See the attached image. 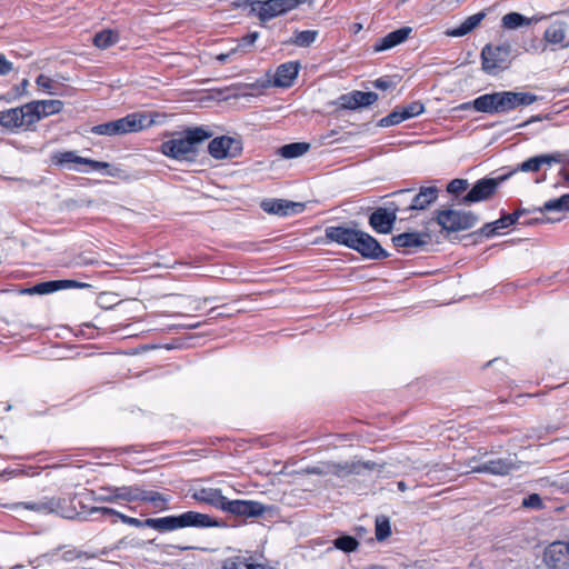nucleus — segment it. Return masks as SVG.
I'll list each match as a JSON object with an SVG mask.
<instances>
[{
  "label": "nucleus",
  "instance_id": "nucleus-11",
  "mask_svg": "<svg viewBox=\"0 0 569 569\" xmlns=\"http://www.w3.org/2000/svg\"><path fill=\"white\" fill-rule=\"evenodd\" d=\"M351 249L368 259L379 260L389 257V253L380 246L377 239L361 230L358 231Z\"/></svg>",
  "mask_w": 569,
  "mask_h": 569
},
{
  "label": "nucleus",
  "instance_id": "nucleus-49",
  "mask_svg": "<svg viewBox=\"0 0 569 569\" xmlns=\"http://www.w3.org/2000/svg\"><path fill=\"white\" fill-rule=\"evenodd\" d=\"M301 473L328 476L330 475V461L319 462L316 466L307 467L306 469L301 470Z\"/></svg>",
  "mask_w": 569,
  "mask_h": 569
},
{
  "label": "nucleus",
  "instance_id": "nucleus-34",
  "mask_svg": "<svg viewBox=\"0 0 569 569\" xmlns=\"http://www.w3.org/2000/svg\"><path fill=\"white\" fill-rule=\"evenodd\" d=\"M310 149V144L307 142H292L282 146L279 149V154L284 159H295L303 156Z\"/></svg>",
  "mask_w": 569,
  "mask_h": 569
},
{
  "label": "nucleus",
  "instance_id": "nucleus-9",
  "mask_svg": "<svg viewBox=\"0 0 569 569\" xmlns=\"http://www.w3.org/2000/svg\"><path fill=\"white\" fill-rule=\"evenodd\" d=\"M511 176L512 172H508L498 178H482L478 180L459 203L471 204L490 199L496 193L499 186Z\"/></svg>",
  "mask_w": 569,
  "mask_h": 569
},
{
  "label": "nucleus",
  "instance_id": "nucleus-59",
  "mask_svg": "<svg viewBox=\"0 0 569 569\" xmlns=\"http://www.w3.org/2000/svg\"><path fill=\"white\" fill-rule=\"evenodd\" d=\"M19 473H20V470H9V471H8V470H4V471L0 472V478H1L2 476H4V475H9V476H11V477H16V476H18Z\"/></svg>",
  "mask_w": 569,
  "mask_h": 569
},
{
  "label": "nucleus",
  "instance_id": "nucleus-25",
  "mask_svg": "<svg viewBox=\"0 0 569 569\" xmlns=\"http://www.w3.org/2000/svg\"><path fill=\"white\" fill-rule=\"evenodd\" d=\"M411 32H412L411 27H402L392 32H389L385 37L377 40V42L373 44V51L381 52V51L392 49L396 46L405 42L408 39V37L411 34Z\"/></svg>",
  "mask_w": 569,
  "mask_h": 569
},
{
  "label": "nucleus",
  "instance_id": "nucleus-30",
  "mask_svg": "<svg viewBox=\"0 0 569 569\" xmlns=\"http://www.w3.org/2000/svg\"><path fill=\"white\" fill-rule=\"evenodd\" d=\"M142 488L138 486L120 487L112 490V496L104 498L107 501L124 500L140 501Z\"/></svg>",
  "mask_w": 569,
  "mask_h": 569
},
{
  "label": "nucleus",
  "instance_id": "nucleus-42",
  "mask_svg": "<svg viewBox=\"0 0 569 569\" xmlns=\"http://www.w3.org/2000/svg\"><path fill=\"white\" fill-rule=\"evenodd\" d=\"M391 535L389 518L379 516L376 518V538L378 541L386 540Z\"/></svg>",
  "mask_w": 569,
  "mask_h": 569
},
{
  "label": "nucleus",
  "instance_id": "nucleus-45",
  "mask_svg": "<svg viewBox=\"0 0 569 569\" xmlns=\"http://www.w3.org/2000/svg\"><path fill=\"white\" fill-rule=\"evenodd\" d=\"M539 170H540V166H539L538 157L535 156V157H531V158L527 159L526 161H523L519 166H517L510 172H512V174H513V173H516L518 171H522V172H537Z\"/></svg>",
  "mask_w": 569,
  "mask_h": 569
},
{
  "label": "nucleus",
  "instance_id": "nucleus-1",
  "mask_svg": "<svg viewBox=\"0 0 569 569\" xmlns=\"http://www.w3.org/2000/svg\"><path fill=\"white\" fill-rule=\"evenodd\" d=\"M537 100L538 97L530 92L499 91L481 94L470 102L462 103L460 109L467 110L472 107L478 112L506 113L518 107L529 106Z\"/></svg>",
  "mask_w": 569,
  "mask_h": 569
},
{
  "label": "nucleus",
  "instance_id": "nucleus-47",
  "mask_svg": "<svg viewBox=\"0 0 569 569\" xmlns=\"http://www.w3.org/2000/svg\"><path fill=\"white\" fill-rule=\"evenodd\" d=\"M258 38H259V32H257V31H253V32H250V33L243 36L239 40L237 48L233 49L232 51L246 52L249 48H251L254 44V42L257 41Z\"/></svg>",
  "mask_w": 569,
  "mask_h": 569
},
{
  "label": "nucleus",
  "instance_id": "nucleus-32",
  "mask_svg": "<svg viewBox=\"0 0 569 569\" xmlns=\"http://www.w3.org/2000/svg\"><path fill=\"white\" fill-rule=\"evenodd\" d=\"M532 21H537V19L527 18L519 12H509L502 17L501 24L505 29L516 30L521 27L530 26Z\"/></svg>",
  "mask_w": 569,
  "mask_h": 569
},
{
  "label": "nucleus",
  "instance_id": "nucleus-20",
  "mask_svg": "<svg viewBox=\"0 0 569 569\" xmlns=\"http://www.w3.org/2000/svg\"><path fill=\"white\" fill-rule=\"evenodd\" d=\"M543 39L551 50L566 48L569 46L567 40V26L565 22L555 21L546 29Z\"/></svg>",
  "mask_w": 569,
  "mask_h": 569
},
{
  "label": "nucleus",
  "instance_id": "nucleus-7",
  "mask_svg": "<svg viewBox=\"0 0 569 569\" xmlns=\"http://www.w3.org/2000/svg\"><path fill=\"white\" fill-rule=\"evenodd\" d=\"M478 216L471 211L457 209L437 210L435 221L442 231L458 232L471 229L478 222Z\"/></svg>",
  "mask_w": 569,
  "mask_h": 569
},
{
  "label": "nucleus",
  "instance_id": "nucleus-57",
  "mask_svg": "<svg viewBox=\"0 0 569 569\" xmlns=\"http://www.w3.org/2000/svg\"><path fill=\"white\" fill-rule=\"evenodd\" d=\"M200 322H190V323H187V325H178L176 326L174 328H179V329H197L200 327Z\"/></svg>",
  "mask_w": 569,
  "mask_h": 569
},
{
  "label": "nucleus",
  "instance_id": "nucleus-28",
  "mask_svg": "<svg viewBox=\"0 0 569 569\" xmlns=\"http://www.w3.org/2000/svg\"><path fill=\"white\" fill-rule=\"evenodd\" d=\"M429 236L421 232H405L392 237L397 248L415 249L428 243Z\"/></svg>",
  "mask_w": 569,
  "mask_h": 569
},
{
  "label": "nucleus",
  "instance_id": "nucleus-39",
  "mask_svg": "<svg viewBox=\"0 0 569 569\" xmlns=\"http://www.w3.org/2000/svg\"><path fill=\"white\" fill-rule=\"evenodd\" d=\"M37 106L42 119L59 113L63 108V102L60 100H38Z\"/></svg>",
  "mask_w": 569,
  "mask_h": 569
},
{
  "label": "nucleus",
  "instance_id": "nucleus-12",
  "mask_svg": "<svg viewBox=\"0 0 569 569\" xmlns=\"http://www.w3.org/2000/svg\"><path fill=\"white\" fill-rule=\"evenodd\" d=\"M89 512H90V515L100 513L103 517L116 516L123 523L130 525L132 527H137V528L149 527L157 531L163 532L162 518H148L146 520H140L138 518L126 516L119 511H116L114 509L107 508V507H93L90 509Z\"/></svg>",
  "mask_w": 569,
  "mask_h": 569
},
{
  "label": "nucleus",
  "instance_id": "nucleus-48",
  "mask_svg": "<svg viewBox=\"0 0 569 569\" xmlns=\"http://www.w3.org/2000/svg\"><path fill=\"white\" fill-rule=\"evenodd\" d=\"M537 157L540 168L542 166H551L552 163H561L566 158V156L560 152L539 154Z\"/></svg>",
  "mask_w": 569,
  "mask_h": 569
},
{
  "label": "nucleus",
  "instance_id": "nucleus-36",
  "mask_svg": "<svg viewBox=\"0 0 569 569\" xmlns=\"http://www.w3.org/2000/svg\"><path fill=\"white\" fill-rule=\"evenodd\" d=\"M318 34V30H297L295 31L293 37L290 39L289 42L297 47L306 48L316 41Z\"/></svg>",
  "mask_w": 569,
  "mask_h": 569
},
{
  "label": "nucleus",
  "instance_id": "nucleus-15",
  "mask_svg": "<svg viewBox=\"0 0 569 569\" xmlns=\"http://www.w3.org/2000/svg\"><path fill=\"white\" fill-rule=\"evenodd\" d=\"M222 511L234 516L254 518L262 516L266 511V507L253 500H229L227 498Z\"/></svg>",
  "mask_w": 569,
  "mask_h": 569
},
{
  "label": "nucleus",
  "instance_id": "nucleus-10",
  "mask_svg": "<svg viewBox=\"0 0 569 569\" xmlns=\"http://www.w3.org/2000/svg\"><path fill=\"white\" fill-rule=\"evenodd\" d=\"M208 151L210 156L214 159H226V158H236L242 151V144L240 140L221 136L212 139L209 142Z\"/></svg>",
  "mask_w": 569,
  "mask_h": 569
},
{
  "label": "nucleus",
  "instance_id": "nucleus-23",
  "mask_svg": "<svg viewBox=\"0 0 569 569\" xmlns=\"http://www.w3.org/2000/svg\"><path fill=\"white\" fill-rule=\"evenodd\" d=\"M377 465L371 461H330V475L337 476L339 478H345L349 475H360L363 469L372 470Z\"/></svg>",
  "mask_w": 569,
  "mask_h": 569
},
{
  "label": "nucleus",
  "instance_id": "nucleus-46",
  "mask_svg": "<svg viewBox=\"0 0 569 569\" xmlns=\"http://www.w3.org/2000/svg\"><path fill=\"white\" fill-rule=\"evenodd\" d=\"M405 121V118L402 117L399 108L397 107L392 112H390L388 116L383 117L379 120L380 127H390L396 126Z\"/></svg>",
  "mask_w": 569,
  "mask_h": 569
},
{
  "label": "nucleus",
  "instance_id": "nucleus-56",
  "mask_svg": "<svg viewBox=\"0 0 569 569\" xmlns=\"http://www.w3.org/2000/svg\"><path fill=\"white\" fill-rule=\"evenodd\" d=\"M373 87L380 90H386L390 87V81L379 78L376 81H373Z\"/></svg>",
  "mask_w": 569,
  "mask_h": 569
},
{
  "label": "nucleus",
  "instance_id": "nucleus-37",
  "mask_svg": "<svg viewBox=\"0 0 569 569\" xmlns=\"http://www.w3.org/2000/svg\"><path fill=\"white\" fill-rule=\"evenodd\" d=\"M332 546L345 553H350L358 549L359 541L352 536L341 535L332 540Z\"/></svg>",
  "mask_w": 569,
  "mask_h": 569
},
{
  "label": "nucleus",
  "instance_id": "nucleus-31",
  "mask_svg": "<svg viewBox=\"0 0 569 569\" xmlns=\"http://www.w3.org/2000/svg\"><path fill=\"white\" fill-rule=\"evenodd\" d=\"M0 126L13 129L24 126L23 112L20 108H12L6 111H0Z\"/></svg>",
  "mask_w": 569,
  "mask_h": 569
},
{
  "label": "nucleus",
  "instance_id": "nucleus-24",
  "mask_svg": "<svg viewBox=\"0 0 569 569\" xmlns=\"http://www.w3.org/2000/svg\"><path fill=\"white\" fill-rule=\"evenodd\" d=\"M191 498L210 505L219 510L223 509L227 497H224L220 489L217 488H194L191 490Z\"/></svg>",
  "mask_w": 569,
  "mask_h": 569
},
{
  "label": "nucleus",
  "instance_id": "nucleus-41",
  "mask_svg": "<svg viewBox=\"0 0 569 569\" xmlns=\"http://www.w3.org/2000/svg\"><path fill=\"white\" fill-rule=\"evenodd\" d=\"M223 569H259V565L244 557H233L224 561Z\"/></svg>",
  "mask_w": 569,
  "mask_h": 569
},
{
  "label": "nucleus",
  "instance_id": "nucleus-16",
  "mask_svg": "<svg viewBox=\"0 0 569 569\" xmlns=\"http://www.w3.org/2000/svg\"><path fill=\"white\" fill-rule=\"evenodd\" d=\"M260 207L264 212L269 214L288 217L302 212L306 204L302 202H295L284 199H264L261 201Z\"/></svg>",
  "mask_w": 569,
  "mask_h": 569
},
{
  "label": "nucleus",
  "instance_id": "nucleus-61",
  "mask_svg": "<svg viewBox=\"0 0 569 569\" xmlns=\"http://www.w3.org/2000/svg\"><path fill=\"white\" fill-rule=\"evenodd\" d=\"M362 30V24L361 23H353L352 24V31L353 33H358Z\"/></svg>",
  "mask_w": 569,
  "mask_h": 569
},
{
  "label": "nucleus",
  "instance_id": "nucleus-26",
  "mask_svg": "<svg viewBox=\"0 0 569 569\" xmlns=\"http://www.w3.org/2000/svg\"><path fill=\"white\" fill-rule=\"evenodd\" d=\"M439 190L437 187H421L419 192L411 199L409 206L405 209L406 211H421L426 210L438 199Z\"/></svg>",
  "mask_w": 569,
  "mask_h": 569
},
{
  "label": "nucleus",
  "instance_id": "nucleus-27",
  "mask_svg": "<svg viewBox=\"0 0 569 569\" xmlns=\"http://www.w3.org/2000/svg\"><path fill=\"white\" fill-rule=\"evenodd\" d=\"M300 69V63L297 61H289L280 64L273 77V84L276 87L288 88L297 78Z\"/></svg>",
  "mask_w": 569,
  "mask_h": 569
},
{
  "label": "nucleus",
  "instance_id": "nucleus-19",
  "mask_svg": "<svg viewBox=\"0 0 569 569\" xmlns=\"http://www.w3.org/2000/svg\"><path fill=\"white\" fill-rule=\"evenodd\" d=\"M61 500L52 497H42L36 501L18 502L13 509L23 508L40 515L60 513Z\"/></svg>",
  "mask_w": 569,
  "mask_h": 569
},
{
  "label": "nucleus",
  "instance_id": "nucleus-3",
  "mask_svg": "<svg viewBox=\"0 0 569 569\" xmlns=\"http://www.w3.org/2000/svg\"><path fill=\"white\" fill-rule=\"evenodd\" d=\"M153 122L151 114L133 112L114 121L93 126L90 131L98 136H122L147 129L151 127Z\"/></svg>",
  "mask_w": 569,
  "mask_h": 569
},
{
  "label": "nucleus",
  "instance_id": "nucleus-55",
  "mask_svg": "<svg viewBox=\"0 0 569 569\" xmlns=\"http://www.w3.org/2000/svg\"><path fill=\"white\" fill-rule=\"evenodd\" d=\"M479 234L490 238L498 233V230L496 229V226L493 222L486 223L483 227H481L478 231Z\"/></svg>",
  "mask_w": 569,
  "mask_h": 569
},
{
  "label": "nucleus",
  "instance_id": "nucleus-17",
  "mask_svg": "<svg viewBox=\"0 0 569 569\" xmlns=\"http://www.w3.org/2000/svg\"><path fill=\"white\" fill-rule=\"evenodd\" d=\"M358 229L349 224L329 226L325 230L328 241L336 242L347 248H352L358 236Z\"/></svg>",
  "mask_w": 569,
  "mask_h": 569
},
{
  "label": "nucleus",
  "instance_id": "nucleus-58",
  "mask_svg": "<svg viewBox=\"0 0 569 569\" xmlns=\"http://www.w3.org/2000/svg\"><path fill=\"white\" fill-rule=\"evenodd\" d=\"M560 176L562 177V180L567 183H569V167H565L560 171Z\"/></svg>",
  "mask_w": 569,
  "mask_h": 569
},
{
  "label": "nucleus",
  "instance_id": "nucleus-35",
  "mask_svg": "<svg viewBox=\"0 0 569 569\" xmlns=\"http://www.w3.org/2000/svg\"><path fill=\"white\" fill-rule=\"evenodd\" d=\"M540 212H565L569 210V193L562 194L557 199L548 200L541 208Z\"/></svg>",
  "mask_w": 569,
  "mask_h": 569
},
{
  "label": "nucleus",
  "instance_id": "nucleus-53",
  "mask_svg": "<svg viewBox=\"0 0 569 569\" xmlns=\"http://www.w3.org/2000/svg\"><path fill=\"white\" fill-rule=\"evenodd\" d=\"M522 506L527 508L539 509L542 507V500L539 495L532 493L523 499Z\"/></svg>",
  "mask_w": 569,
  "mask_h": 569
},
{
  "label": "nucleus",
  "instance_id": "nucleus-8",
  "mask_svg": "<svg viewBox=\"0 0 569 569\" xmlns=\"http://www.w3.org/2000/svg\"><path fill=\"white\" fill-rule=\"evenodd\" d=\"M511 54V46L503 43L500 46L486 44L481 51L482 69L489 74H496L499 70L508 67Z\"/></svg>",
  "mask_w": 569,
  "mask_h": 569
},
{
  "label": "nucleus",
  "instance_id": "nucleus-63",
  "mask_svg": "<svg viewBox=\"0 0 569 569\" xmlns=\"http://www.w3.org/2000/svg\"><path fill=\"white\" fill-rule=\"evenodd\" d=\"M397 487L400 491H406L407 490V485L403 482V481H399L397 483Z\"/></svg>",
  "mask_w": 569,
  "mask_h": 569
},
{
  "label": "nucleus",
  "instance_id": "nucleus-51",
  "mask_svg": "<svg viewBox=\"0 0 569 569\" xmlns=\"http://www.w3.org/2000/svg\"><path fill=\"white\" fill-rule=\"evenodd\" d=\"M36 83L38 87L42 88L43 90L48 91L49 93L57 94L56 82L51 78H49L44 74H39L36 79Z\"/></svg>",
  "mask_w": 569,
  "mask_h": 569
},
{
  "label": "nucleus",
  "instance_id": "nucleus-29",
  "mask_svg": "<svg viewBox=\"0 0 569 569\" xmlns=\"http://www.w3.org/2000/svg\"><path fill=\"white\" fill-rule=\"evenodd\" d=\"M486 13L483 11H480L478 13H475L468 18H466L458 27L448 29L445 33L448 37L452 38H459L463 37L468 33H470L472 30H475L480 22L485 19Z\"/></svg>",
  "mask_w": 569,
  "mask_h": 569
},
{
  "label": "nucleus",
  "instance_id": "nucleus-6",
  "mask_svg": "<svg viewBox=\"0 0 569 569\" xmlns=\"http://www.w3.org/2000/svg\"><path fill=\"white\" fill-rule=\"evenodd\" d=\"M163 532L173 531L182 528H210L226 527V523L211 518L206 513L198 511H187L178 516L162 517Z\"/></svg>",
  "mask_w": 569,
  "mask_h": 569
},
{
  "label": "nucleus",
  "instance_id": "nucleus-50",
  "mask_svg": "<svg viewBox=\"0 0 569 569\" xmlns=\"http://www.w3.org/2000/svg\"><path fill=\"white\" fill-rule=\"evenodd\" d=\"M469 187L467 179H453L447 186V191L451 194L459 196Z\"/></svg>",
  "mask_w": 569,
  "mask_h": 569
},
{
  "label": "nucleus",
  "instance_id": "nucleus-52",
  "mask_svg": "<svg viewBox=\"0 0 569 569\" xmlns=\"http://www.w3.org/2000/svg\"><path fill=\"white\" fill-rule=\"evenodd\" d=\"M82 557H88L87 552H83V551L78 550L76 548H71V549L64 550L62 552V556H61V558L64 561H68V562H71V561H73L76 559H80Z\"/></svg>",
  "mask_w": 569,
  "mask_h": 569
},
{
  "label": "nucleus",
  "instance_id": "nucleus-13",
  "mask_svg": "<svg viewBox=\"0 0 569 569\" xmlns=\"http://www.w3.org/2000/svg\"><path fill=\"white\" fill-rule=\"evenodd\" d=\"M52 162L62 168L72 169L74 164L90 166L91 170L100 171L109 168L108 162L97 161L78 156L74 151L57 152L52 156Z\"/></svg>",
  "mask_w": 569,
  "mask_h": 569
},
{
  "label": "nucleus",
  "instance_id": "nucleus-38",
  "mask_svg": "<svg viewBox=\"0 0 569 569\" xmlns=\"http://www.w3.org/2000/svg\"><path fill=\"white\" fill-rule=\"evenodd\" d=\"M119 40L117 32L112 30H102L93 37V44L99 49H107Z\"/></svg>",
  "mask_w": 569,
  "mask_h": 569
},
{
  "label": "nucleus",
  "instance_id": "nucleus-33",
  "mask_svg": "<svg viewBox=\"0 0 569 569\" xmlns=\"http://www.w3.org/2000/svg\"><path fill=\"white\" fill-rule=\"evenodd\" d=\"M140 501L149 502L153 508L163 511L168 509L170 497L158 491L142 489Z\"/></svg>",
  "mask_w": 569,
  "mask_h": 569
},
{
  "label": "nucleus",
  "instance_id": "nucleus-40",
  "mask_svg": "<svg viewBox=\"0 0 569 569\" xmlns=\"http://www.w3.org/2000/svg\"><path fill=\"white\" fill-rule=\"evenodd\" d=\"M20 110L23 112L24 126H31L41 119L37 101L26 103L24 106L20 107Z\"/></svg>",
  "mask_w": 569,
  "mask_h": 569
},
{
  "label": "nucleus",
  "instance_id": "nucleus-64",
  "mask_svg": "<svg viewBox=\"0 0 569 569\" xmlns=\"http://www.w3.org/2000/svg\"><path fill=\"white\" fill-rule=\"evenodd\" d=\"M27 84H28V80H26V79H24V80L22 81V87H26Z\"/></svg>",
  "mask_w": 569,
  "mask_h": 569
},
{
  "label": "nucleus",
  "instance_id": "nucleus-43",
  "mask_svg": "<svg viewBox=\"0 0 569 569\" xmlns=\"http://www.w3.org/2000/svg\"><path fill=\"white\" fill-rule=\"evenodd\" d=\"M405 120L415 118L425 111V106L420 101H412L406 106L398 107Z\"/></svg>",
  "mask_w": 569,
  "mask_h": 569
},
{
  "label": "nucleus",
  "instance_id": "nucleus-4",
  "mask_svg": "<svg viewBox=\"0 0 569 569\" xmlns=\"http://www.w3.org/2000/svg\"><path fill=\"white\" fill-rule=\"evenodd\" d=\"M313 0H267V1H251L244 0L238 7L250 8V11L256 13L261 23L284 14L303 3H311Z\"/></svg>",
  "mask_w": 569,
  "mask_h": 569
},
{
  "label": "nucleus",
  "instance_id": "nucleus-44",
  "mask_svg": "<svg viewBox=\"0 0 569 569\" xmlns=\"http://www.w3.org/2000/svg\"><path fill=\"white\" fill-rule=\"evenodd\" d=\"M525 212V210H517L516 212L511 214H506L493 221V224L496 226V229L499 231L501 229H506L518 220V218Z\"/></svg>",
  "mask_w": 569,
  "mask_h": 569
},
{
  "label": "nucleus",
  "instance_id": "nucleus-60",
  "mask_svg": "<svg viewBox=\"0 0 569 569\" xmlns=\"http://www.w3.org/2000/svg\"><path fill=\"white\" fill-rule=\"evenodd\" d=\"M230 53H221L219 56H217V60L220 61L221 63H224L228 58H229Z\"/></svg>",
  "mask_w": 569,
  "mask_h": 569
},
{
  "label": "nucleus",
  "instance_id": "nucleus-5",
  "mask_svg": "<svg viewBox=\"0 0 569 569\" xmlns=\"http://www.w3.org/2000/svg\"><path fill=\"white\" fill-rule=\"evenodd\" d=\"M468 467L470 470L465 471V473L478 472L493 476H506L518 469V461L516 457L512 456L502 458L493 457L486 452L480 457H472L469 459Z\"/></svg>",
  "mask_w": 569,
  "mask_h": 569
},
{
  "label": "nucleus",
  "instance_id": "nucleus-14",
  "mask_svg": "<svg viewBox=\"0 0 569 569\" xmlns=\"http://www.w3.org/2000/svg\"><path fill=\"white\" fill-rule=\"evenodd\" d=\"M543 560L550 569L569 567V541H555L543 553Z\"/></svg>",
  "mask_w": 569,
  "mask_h": 569
},
{
  "label": "nucleus",
  "instance_id": "nucleus-22",
  "mask_svg": "<svg viewBox=\"0 0 569 569\" xmlns=\"http://www.w3.org/2000/svg\"><path fill=\"white\" fill-rule=\"evenodd\" d=\"M378 100V94L375 92L352 91L347 94H342L339 98V103L345 109H357L368 107Z\"/></svg>",
  "mask_w": 569,
  "mask_h": 569
},
{
  "label": "nucleus",
  "instance_id": "nucleus-2",
  "mask_svg": "<svg viewBox=\"0 0 569 569\" xmlns=\"http://www.w3.org/2000/svg\"><path fill=\"white\" fill-rule=\"evenodd\" d=\"M210 137L211 133L201 127L187 129L162 142L161 152L178 161H194L198 146Z\"/></svg>",
  "mask_w": 569,
  "mask_h": 569
},
{
  "label": "nucleus",
  "instance_id": "nucleus-54",
  "mask_svg": "<svg viewBox=\"0 0 569 569\" xmlns=\"http://www.w3.org/2000/svg\"><path fill=\"white\" fill-rule=\"evenodd\" d=\"M13 70V64L10 62L4 54L0 53V76H7Z\"/></svg>",
  "mask_w": 569,
  "mask_h": 569
},
{
  "label": "nucleus",
  "instance_id": "nucleus-18",
  "mask_svg": "<svg viewBox=\"0 0 569 569\" xmlns=\"http://www.w3.org/2000/svg\"><path fill=\"white\" fill-rule=\"evenodd\" d=\"M398 210V208L392 211H388L385 208H378L369 217V224L378 233H389L393 228Z\"/></svg>",
  "mask_w": 569,
  "mask_h": 569
},
{
  "label": "nucleus",
  "instance_id": "nucleus-62",
  "mask_svg": "<svg viewBox=\"0 0 569 569\" xmlns=\"http://www.w3.org/2000/svg\"><path fill=\"white\" fill-rule=\"evenodd\" d=\"M410 191H411V189H402V190H399V191L395 192V196L402 197V196H405L406 193H408Z\"/></svg>",
  "mask_w": 569,
  "mask_h": 569
},
{
  "label": "nucleus",
  "instance_id": "nucleus-21",
  "mask_svg": "<svg viewBox=\"0 0 569 569\" xmlns=\"http://www.w3.org/2000/svg\"><path fill=\"white\" fill-rule=\"evenodd\" d=\"M87 286V283H81L76 280H52L37 283L27 289L26 292L29 295H49L62 289L83 288Z\"/></svg>",
  "mask_w": 569,
  "mask_h": 569
}]
</instances>
